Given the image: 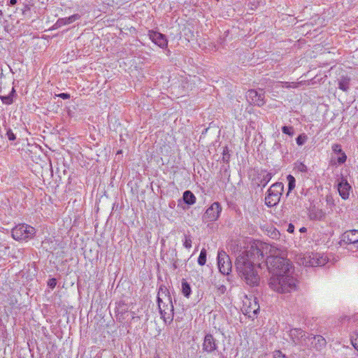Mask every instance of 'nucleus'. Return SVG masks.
Segmentation results:
<instances>
[{"mask_svg": "<svg viewBox=\"0 0 358 358\" xmlns=\"http://www.w3.org/2000/svg\"><path fill=\"white\" fill-rule=\"evenodd\" d=\"M222 208L218 202H214L205 212L203 220L205 222H213L218 219Z\"/></svg>", "mask_w": 358, "mask_h": 358, "instance_id": "9b49d317", "label": "nucleus"}, {"mask_svg": "<svg viewBox=\"0 0 358 358\" xmlns=\"http://www.w3.org/2000/svg\"><path fill=\"white\" fill-rule=\"evenodd\" d=\"M287 231L289 233H293L294 231V226L292 224L288 225Z\"/></svg>", "mask_w": 358, "mask_h": 358, "instance_id": "e433bc0d", "label": "nucleus"}, {"mask_svg": "<svg viewBox=\"0 0 358 358\" xmlns=\"http://www.w3.org/2000/svg\"><path fill=\"white\" fill-rule=\"evenodd\" d=\"M327 262L325 257L318 253H312L310 255H306L301 259L300 264L305 266H322Z\"/></svg>", "mask_w": 358, "mask_h": 358, "instance_id": "1a4fd4ad", "label": "nucleus"}, {"mask_svg": "<svg viewBox=\"0 0 358 358\" xmlns=\"http://www.w3.org/2000/svg\"><path fill=\"white\" fill-rule=\"evenodd\" d=\"M289 336L292 342L295 345H300L304 347H308L309 335L306 336V333L301 329H292L289 331Z\"/></svg>", "mask_w": 358, "mask_h": 358, "instance_id": "9d476101", "label": "nucleus"}, {"mask_svg": "<svg viewBox=\"0 0 358 358\" xmlns=\"http://www.w3.org/2000/svg\"><path fill=\"white\" fill-rule=\"evenodd\" d=\"M217 266L223 275H229L231 272L232 264L229 256L223 250L217 254Z\"/></svg>", "mask_w": 358, "mask_h": 358, "instance_id": "6e6552de", "label": "nucleus"}, {"mask_svg": "<svg viewBox=\"0 0 358 358\" xmlns=\"http://www.w3.org/2000/svg\"><path fill=\"white\" fill-rule=\"evenodd\" d=\"M268 285L271 289L278 293L287 294L296 290L297 280L293 276V271L278 273L271 275Z\"/></svg>", "mask_w": 358, "mask_h": 358, "instance_id": "f03ea898", "label": "nucleus"}, {"mask_svg": "<svg viewBox=\"0 0 358 358\" xmlns=\"http://www.w3.org/2000/svg\"><path fill=\"white\" fill-rule=\"evenodd\" d=\"M302 83V81L301 82H299V83H285V87L287 88H289V87H292V88H296L299 87V85L300 84Z\"/></svg>", "mask_w": 358, "mask_h": 358, "instance_id": "473e14b6", "label": "nucleus"}, {"mask_svg": "<svg viewBox=\"0 0 358 358\" xmlns=\"http://www.w3.org/2000/svg\"><path fill=\"white\" fill-rule=\"evenodd\" d=\"M332 150L335 152V153H338V154H340L341 156L338 158V162L341 164H343L345 161H346V159H347V156L345 154V152H343L342 149H341V145L339 144H334L332 145Z\"/></svg>", "mask_w": 358, "mask_h": 358, "instance_id": "aec40b11", "label": "nucleus"}, {"mask_svg": "<svg viewBox=\"0 0 358 358\" xmlns=\"http://www.w3.org/2000/svg\"><path fill=\"white\" fill-rule=\"evenodd\" d=\"M260 180L258 184L259 186L265 187L267 183L271 180L272 174L266 171H262L259 173Z\"/></svg>", "mask_w": 358, "mask_h": 358, "instance_id": "412c9836", "label": "nucleus"}, {"mask_svg": "<svg viewBox=\"0 0 358 358\" xmlns=\"http://www.w3.org/2000/svg\"><path fill=\"white\" fill-rule=\"evenodd\" d=\"M192 237L190 235H185V239L183 241V245L187 249H190L192 248Z\"/></svg>", "mask_w": 358, "mask_h": 358, "instance_id": "bb28decb", "label": "nucleus"}, {"mask_svg": "<svg viewBox=\"0 0 358 358\" xmlns=\"http://www.w3.org/2000/svg\"><path fill=\"white\" fill-rule=\"evenodd\" d=\"M246 96L253 104L258 106H262L265 103L264 92L262 90L259 92L255 90H250L248 91Z\"/></svg>", "mask_w": 358, "mask_h": 358, "instance_id": "ddd939ff", "label": "nucleus"}, {"mask_svg": "<svg viewBox=\"0 0 358 358\" xmlns=\"http://www.w3.org/2000/svg\"><path fill=\"white\" fill-rule=\"evenodd\" d=\"M282 131L284 134H287L290 136H292L294 135V129L292 127L283 126L282 127Z\"/></svg>", "mask_w": 358, "mask_h": 358, "instance_id": "c756f323", "label": "nucleus"}, {"mask_svg": "<svg viewBox=\"0 0 358 358\" xmlns=\"http://www.w3.org/2000/svg\"><path fill=\"white\" fill-rule=\"evenodd\" d=\"M182 289L183 294L185 296H189L191 292V289L189 285L187 282H183L182 283Z\"/></svg>", "mask_w": 358, "mask_h": 358, "instance_id": "a878e982", "label": "nucleus"}, {"mask_svg": "<svg viewBox=\"0 0 358 358\" xmlns=\"http://www.w3.org/2000/svg\"><path fill=\"white\" fill-rule=\"evenodd\" d=\"M358 230H350L344 233L343 241L350 244H357L358 242Z\"/></svg>", "mask_w": 358, "mask_h": 358, "instance_id": "a211bd4d", "label": "nucleus"}, {"mask_svg": "<svg viewBox=\"0 0 358 358\" xmlns=\"http://www.w3.org/2000/svg\"><path fill=\"white\" fill-rule=\"evenodd\" d=\"M306 139H307V136L306 135H304V134L299 135L296 139V143L299 145H302L303 144H304Z\"/></svg>", "mask_w": 358, "mask_h": 358, "instance_id": "7c9ffc66", "label": "nucleus"}, {"mask_svg": "<svg viewBox=\"0 0 358 358\" xmlns=\"http://www.w3.org/2000/svg\"><path fill=\"white\" fill-rule=\"evenodd\" d=\"M352 246L358 249V244H353Z\"/></svg>", "mask_w": 358, "mask_h": 358, "instance_id": "a19ab883", "label": "nucleus"}, {"mask_svg": "<svg viewBox=\"0 0 358 358\" xmlns=\"http://www.w3.org/2000/svg\"><path fill=\"white\" fill-rule=\"evenodd\" d=\"M324 216V213L322 211H320L319 212V215H318L317 218L319 220H322Z\"/></svg>", "mask_w": 358, "mask_h": 358, "instance_id": "58836bf2", "label": "nucleus"}, {"mask_svg": "<svg viewBox=\"0 0 358 358\" xmlns=\"http://www.w3.org/2000/svg\"><path fill=\"white\" fill-rule=\"evenodd\" d=\"M183 200L186 203L192 205L196 202V197L192 192L187 190L183 193Z\"/></svg>", "mask_w": 358, "mask_h": 358, "instance_id": "4be33fe9", "label": "nucleus"}, {"mask_svg": "<svg viewBox=\"0 0 358 358\" xmlns=\"http://www.w3.org/2000/svg\"><path fill=\"white\" fill-rule=\"evenodd\" d=\"M250 246L242 252L236 258V270L238 275L250 285H257L259 276L255 268V264H259V257H253L250 254Z\"/></svg>", "mask_w": 358, "mask_h": 358, "instance_id": "f257e3e1", "label": "nucleus"}, {"mask_svg": "<svg viewBox=\"0 0 358 358\" xmlns=\"http://www.w3.org/2000/svg\"><path fill=\"white\" fill-rule=\"evenodd\" d=\"M268 268L272 275L292 272L294 271L291 262L287 259V255L269 259L267 262Z\"/></svg>", "mask_w": 358, "mask_h": 358, "instance_id": "39448f33", "label": "nucleus"}, {"mask_svg": "<svg viewBox=\"0 0 358 358\" xmlns=\"http://www.w3.org/2000/svg\"><path fill=\"white\" fill-rule=\"evenodd\" d=\"M250 254L253 257H259L261 261L264 260L266 256V262L269 259L275 258L286 255L285 251L273 245L265 243H252L250 245Z\"/></svg>", "mask_w": 358, "mask_h": 358, "instance_id": "7ed1b4c3", "label": "nucleus"}, {"mask_svg": "<svg viewBox=\"0 0 358 358\" xmlns=\"http://www.w3.org/2000/svg\"><path fill=\"white\" fill-rule=\"evenodd\" d=\"M289 191H291L295 187V178L292 175L287 176Z\"/></svg>", "mask_w": 358, "mask_h": 358, "instance_id": "c85d7f7f", "label": "nucleus"}, {"mask_svg": "<svg viewBox=\"0 0 358 358\" xmlns=\"http://www.w3.org/2000/svg\"><path fill=\"white\" fill-rule=\"evenodd\" d=\"M305 229H305L304 227H303V228H301V229H300V231H304V230H305Z\"/></svg>", "mask_w": 358, "mask_h": 358, "instance_id": "79ce46f5", "label": "nucleus"}, {"mask_svg": "<svg viewBox=\"0 0 358 358\" xmlns=\"http://www.w3.org/2000/svg\"><path fill=\"white\" fill-rule=\"evenodd\" d=\"M273 358H287L285 355L282 354L280 350L273 352Z\"/></svg>", "mask_w": 358, "mask_h": 358, "instance_id": "72a5a7b5", "label": "nucleus"}, {"mask_svg": "<svg viewBox=\"0 0 358 358\" xmlns=\"http://www.w3.org/2000/svg\"><path fill=\"white\" fill-rule=\"evenodd\" d=\"M309 338L310 339L308 340V342L309 343L308 347L315 348L317 350H321L326 346V340L322 336L309 335Z\"/></svg>", "mask_w": 358, "mask_h": 358, "instance_id": "4468645a", "label": "nucleus"}, {"mask_svg": "<svg viewBox=\"0 0 358 358\" xmlns=\"http://www.w3.org/2000/svg\"><path fill=\"white\" fill-rule=\"evenodd\" d=\"M15 90H14V88H13L12 91L10 92V93L8 95L0 96V99L4 104L10 105L11 103H13V94H15Z\"/></svg>", "mask_w": 358, "mask_h": 358, "instance_id": "b1692460", "label": "nucleus"}, {"mask_svg": "<svg viewBox=\"0 0 358 358\" xmlns=\"http://www.w3.org/2000/svg\"><path fill=\"white\" fill-rule=\"evenodd\" d=\"M80 18V15L79 14H74L68 17H63V18L58 19L55 25L60 27L64 25L71 24V23L74 22L75 21L79 20Z\"/></svg>", "mask_w": 358, "mask_h": 358, "instance_id": "6ab92c4d", "label": "nucleus"}, {"mask_svg": "<svg viewBox=\"0 0 358 358\" xmlns=\"http://www.w3.org/2000/svg\"><path fill=\"white\" fill-rule=\"evenodd\" d=\"M299 169L301 171H306V170H307L306 166L302 163L300 164V166Z\"/></svg>", "mask_w": 358, "mask_h": 358, "instance_id": "4c0bfd02", "label": "nucleus"}, {"mask_svg": "<svg viewBox=\"0 0 358 358\" xmlns=\"http://www.w3.org/2000/svg\"><path fill=\"white\" fill-rule=\"evenodd\" d=\"M36 233V229L29 225L22 224L12 229V236L15 240H26L31 238Z\"/></svg>", "mask_w": 358, "mask_h": 358, "instance_id": "0eeeda50", "label": "nucleus"}, {"mask_svg": "<svg viewBox=\"0 0 358 358\" xmlns=\"http://www.w3.org/2000/svg\"><path fill=\"white\" fill-rule=\"evenodd\" d=\"M149 37L151 41L162 48L167 46L168 42L165 36L161 33L150 31Z\"/></svg>", "mask_w": 358, "mask_h": 358, "instance_id": "2eb2a0df", "label": "nucleus"}, {"mask_svg": "<svg viewBox=\"0 0 358 358\" xmlns=\"http://www.w3.org/2000/svg\"><path fill=\"white\" fill-rule=\"evenodd\" d=\"M259 310V306L256 301L255 299L251 300L246 298L245 301H243V311L245 315L250 317H252L257 315Z\"/></svg>", "mask_w": 358, "mask_h": 358, "instance_id": "f8f14e48", "label": "nucleus"}, {"mask_svg": "<svg viewBox=\"0 0 358 358\" xmlns=\"http://www.w3.org/2000/svg\"><path fill=\"white\" fill-rule=\"evenodd\" d=\"M6 136L9 141H14L16 138L15 135L10 129H7Z\"/></svg>", "mask_w": 358, "mask_h": 358, "instance_id": "2f4dec72", "label": "nucleus"}, {"mask_svg": "<svg viewBox=\"0 0 358 358\" xmlns=\"http://www.w3.org/2000/svg\"><path fill=\"white\" fill-rule=\"evenodd\" d=\"M350 188L351 187L345 180H342V181L338 184V190L339 194L343 199L348 198Z\"/></svg>", "mask_w": 358, "mask_h": 358, "instance_id": "f3484780", "label": "nucleus"}, {"mask_svg": "<svg viewBox=\"0 0 358 358\" xmlns=\"http://www.w3.org/2000/svg\"><path fill=\"white\" fill-rule=\"evenodd\" d=\"M283 191V185L282 182H275L272 185L268 190V194L265 197V203L268 207H272L278 204L280 201L282 192Z\"/></svg>", "mask_w": 358, "mask_h": 358, "instance_id": "423d86ee", "label": "nucleus"}, {"mask_svg": "<svg viewBox=\"0 0 358 358\" xmlns=\"http://www.w3.org/2000/svg\"><path fill=\"white\" fill-rule=\"evenodd\" d=\"M350 78L342 76L338 82V87L341 90L346 92L349 89Z\"/></svg>", "mask_w": 358, "mask_h": 358, "instance_id": "5701e85b", "label": "nucleus"}, {"mask_svg": "<svg viewBox=\"0 0 358 358\" xmlns=\"http://www.w3.org/2000/svg\"><path fill=\"white\" fill-rule=\"evenodd\" d=\"M357 244H358V241H357Z\"/></svg>", "mask_w": 358, "mask_h": 358, "instance_id": "37998d69", "label": "nucleus"}, {"mask_svg": "<svg viewBox=\"0 0 358 358\" xmlns=\"http://www.w3.org/2000/svg\"><path fill=\"white\" fill-rule=\"evenodd\" d=\"M351 342L354 348L358 350V331H355L351 336Z\"/></svg>", "mask_w": 358, "mask_h": 358, "instance_id": "cd10ccee", "label": "nucleus"}, {"mask_svg": "<svg viewBox=\"0 0 358 358\" xmlns=\"http://www.w3.org/2000/svg\"><path fill=\"white\" fill-rule=\"evenodd\" d=\"M217 343L215 339L211 334L206 335L203 343V350L210 353L216 350Z\"/></svg>", "mask_w": 358, "mask_h": 358, "instance_id": "dca6fc26", "label": "nucleus"}, {"mask_svg": "<svg viewBox=\"0 0 358 358\" xmlns=\"http://www.w3.org/2000/svg\"><path fill=\"white\" fill-rule=\"evenodd\" d=\"M58 96L62 98L63 99H67L70 98V95L66 93H61L58 95Z\"/></svg>", "mask_w": 358, "mask_h": 358, "instance_id": "c9c22d12", "label": "nucleus"}, {"mask_svg": "<svg viewBox=\"0 0 358 358\" xmlns=\"http://www.w3.org/2000/svg\"><path fill=\"white\" fill-rule=\"evenodd\" d=\"M157 303L161 317L165 323H171L173 320V305L166 288L160 287L158 292Z\"/></svg>", "mask_w": 358, "mask_h": 358, "instance_id": "20e7f679", "label": "nucleus"}, {"mask_svg": "<svg viewBox=\"0 0 358 358\" xmlns=\"http://www.w3.org/2000/svg\"><path fill=\"white\" fill-rule=\"evenodd\" d=\"M206 262V250L203 248L200 252L198 258V264L201 266H203Z\"/></svg>", "mask_w": 358, "mask_h": 358, "instance_id": "393cba45", "label": "nucleus"}, {"mask_svg": "<svg viewBox=\"0 0 358 358\" xmlns=\"http://www.w3.org/2000/svg\"><path fill=\"white\" fill-rule=\"evenodd\" d=\"M16 3H17V0H10V1H9V5H10V6H13V5H15Z\"/></svg>", "mask_w": 358, "mask_h": 358, "instance_id": "ea45409f", "label": "nucleus"}, {"mask_svg": "<svg viewBox=\"0 0 358 358\" xmlns=\"http://www.w3.org/2000/svg\"><path fill=\"white\" fill-rule=\"evenodd\" d=\"M56 285H57V280H56V279H55V278H51V279H50V280H48V285L50 288H52V289L55 288V286H56Z\"/></svg>", "mask_w": 358, "mask_h": 358, "instance_id": "f704fd0d", "label": "nucleus"}]
</instances>
